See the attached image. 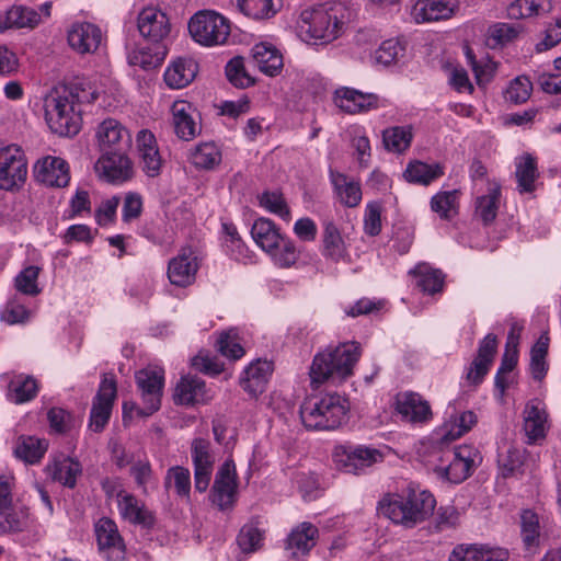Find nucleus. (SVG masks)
I'll list each match as a JSON object with an SVG mask.
<instances>
[{"label":"nucleus","mask_w":561,"mask_h":561,"mask_svg":"<svg viewBox=\"0 0 561 561\" xmlns=\"http://www.w3.org/2000/svg\"><path fill=\"white\" fill-rule=\"evenodd\" d=\"M101 41V30L89 22L75 23L68 32V43L79 54L94 53Z\"/></svg>","instance_id":"b1692460"},{"label":"nucleus","mask_w":561,"mask_h":561,"mask_svg":"<svg viewBox=\"0 0 561 561\" xmlns=\"http://www.w3.org/2000/svg\"><path fill=\"white\" fill-rule=\"evenodd\" d=\"M197 71L198 65L194 59L180 57L165 69L164 81L172 89H182L195 79Z\"/></svg>","instance_id":"c85d7f7f"},{"label":"nucleus","mask_w":561,"mask_h":561,"mask_svg":"<svg viewBox=\"0 0 561 561\" xmlns=\"http://www.w3.org/2000/svg\"><path fill=\"white\" fill-rule=\"evenodd\" d=\"M41 273V267L30 265L24 267L14 278V287L18 293L31 297L41 294L42 289L38 286L37 279Z\"/></svg>","instance_id":"603ef678"},{"label":"nucleus","mask_w":561,"mask_h":561,"mask_svg":"<svg viewBox=\"0 0 561 561\" xmlns=\"http://www.w3.org/2000/svg\"><path fill=\"white\" fill-rule=\"evenodd\" d=\"M191 455L194 466V485L196 491L203 493L209 486L215 462L209 442L204 438L193 439Z\"/></svg>","instance_id":"4468645a"},{"label":"nucleus","mask_w":561,"mask_h":561,"mask_svg":"<svg viewBox=\"0 0 561 561\" xmlns=\"http://www.w3.org/2000/svg\"><path fill=\"white\" fill-rule=\"evenodd\" d=\"M330 181L337 201L345 207L353 208L363 198L360 183L339 171H330Z\"/></svg>","instance_id":"a878e982"},{"label":"nucleus","mask_w":561,"mask_h":561,"mask_svg":"<svg viewBox=\"0 0 561 561\" xmlns=\"http://www.w3.org/2000/svg\"><path fill=\"white\" fill-rule=\"evenodd\" d=\"M443 174L444 171L439 164H427L422 161L410 162L403 173L408 182L425 186Z\"/></svg>","instance_id":"a19ab883"},{"label":"nucleus","mask_w":561,"mask_h":561,"mask_svg":"<svg viewBox=\"0 0 561 561\" xmlns=\"http://www.w3.org/2000/svg\"><path fill=\"white\" fill-rule=\"evenodd\" d=\"M336 107L347 114H359L379 106V98L374 93H364L359 90L341 87L333 93Z\"/></svg>","instance_id":"dca6fc26"},{"label":"nucleus","mask_w":561,"mask_h":561,"mask_svg":"<svg viewBox=\"0 0 561 561\" xmlns=\"http://www.w3.org/2000/svg\"><path fill=\"white\" fill-rule=\"evenodd\" d=\"M501 198V185L497 182H489L486 194L476 201V214L484 225L491 224L497 214Z\"/></svg>","instance_id":"ea45409f"},{"label":"nucleus","mask_w":561,"mask_h":561,"mask_svg":"<svg viewBox=\"0 0 561 561\" xmlns=\"http://www.w3.org/2000/svg\"><path fill=\"white\" fill-rule=\"evenodd\" d=\"M96 81L76 77L56 87L45 100V118L50 130L59 136H75L82 126V105L100 95Z\"/></svg>","instance_id":"f257e3e1"},{"label":"nucleus","mask_w":561,"mask_h":561,"mask_svg":"<svg viewBox=\"0 0 561 561\" xmlns=\"http://www.w3.org/2000/svg\"><path fill=\"white\" fill-rule=\"evenodd\" d=\"M30 309L16 295L8 300L5 308L1 313V319L9 324L24 323L30 319Z\"/></svg>","instance_id":"e2e57ef3"},{"label":"nucleus","mask_w":561,"mask_h":561,"mask_svg":"<svg viewBox=\"0 0 561 561\" xmlns=\"http://www.w3.org/2000/svg\"><path fill=\"white\" fill-rule=\"evenodd\" d=\"M136 141L142 171L147 176H158L161 172L163 160L160 156L154 135L147 129H142L138 133Z\"/></svg>","instance_id":"412c9836"},{"label":"nucleus","mask_w":561,"mask_h":561,"mask_svg":"<svg viewBox=\"0 0 561 561\" xmlns=\"http://www.w3.org/2000/svg\"><path fill=\"white\" fill-rule=\"evenodd\" d=\"M397 411L403 419L412 423H424L432 417L428 402L414 392L398 394Z\"/></svg>","instance_id":"393cba45"},{"label":"nucleus","mask_w":561,"mask_h":561,"mask_svg":"<svg viewBox=\"0 0 561 561\" xmlns=\"http://www.w3.org/2000/svg\"><path fill=\"white\" fill-rule=\"evenodd\" d=\"M238 477L232 459H227L215 474L209 493L210 502L220 511L231 510L238 497Z\"/></svg>","instance_id":"1a4fd4ad"},{"label":"nucleus","mask_w":561,"mask_h":561,"mask_svg":"<svg viewBox=\"0 0 561 561\" xmlns=\"http://www.w3.org/2000/svg\"><path fill=\"white\" fill-rule=\"evenodd\" d=\"M348 410L346 398L337 392H328L305 400L300 407V419L308 430L331 431L345 422Z\"/></svg>","instance_id":"39448f33"},{"label":"nucleus","mask_w":561,"mask_h":561,"mask_svg":"<svg viewBox=\"0 0 561 561\" xmlns=\"http://www.w3.org/2000/svg\"><path fill=\"white\" fill-rule=\"evenodd\" d=\"M37 391V382L32 376L19 375L9 385L10 400L16 404L32 400Z\"/></svg>","instance_id":"49530a36"},{"label":"nucleus","mask_w":561,"mask_h":561,"mask_svg":"<svg viewBox=\"0 0 561 561\" xmlns=\"http://www.w3.org/2000/svg\"><path fill=\"white\" fill-rule=\"evenodd\" d=\"M518 362V351L504 352L501 365L496 371L494 383L500 396L503 397L510 386L508 374L513 371Z\"/></svg>","instance_id":"13d9d810"},{"label":"nucleus","mask_w":561,"mask_h":561,"mask_svg":"<svg viewBox=\"0 0 561 561\" xmlns=\"http://www.w3.org/2000/svg\"><path fill=\"white\" fill-rule=\"evenodd\" d=\"M199 264L192 249H182L171 259L168 265V277L171 284L186 287L194 283Z\"/></svg>","instance_id":"a211bd4d"},{"label":"nucleus","mask_w":561,"mask_h":561,"mask_svg":"<svg viewBox=\"0 0 561 561\" xmlns=\"http://www.w3.org/2000/svg\"><path fill=\"white\" fill-rule=\"evenodd\" d=\"M164 483L167 488L173 486L179 496H190L191 473L187 468L181 466L171 467L167 472Z\"/></svg>","instance_id":"5fc2aeb1"},{"label":"nucleus","mask_w":561,"mask_h":561,"mask_svg":"<svg viewBox=\"0 0 561 561\" xmlns=\"http://www.w3.org/2000/svg\"><path fill=\"white\" fill-rule=\"evenodd\" d=\"M515 176L517 180V190L520 194L533 193L536 190V181L539 178L536 159L526 153L516 159Z\"/></svg>","instance_id":"e433bc0d"},{"label":"nucleus","mask_w":561,"mask_h":561,"mask_svg":"<svg viewBox=\"0 0 561 561\" xmlns=\"http://www.w3.org/2000/svg\"><path fill=\"white\" fill-rule=\"evenodd\" d=\"M39 22V14L32 8L23 5H14L8 10L1 27L4 28H23L34 27Z\"/></svg>","instance_id":"a18cd8bd"},{"label":"nucleus","mask_w":561,"mask_h":561,"mask_svg":"<svg viewBox=\"0 0 561 561\" xmlns=\"http://www.w3.org/2000/svg\"><path fill=\"white\" fill-rule=\"evenodd\" d=\"M260 205L272 214L277 215L285 221H289L291 218L289 207L279 192H264L259 197Z\"/></svg>","instance_id":"052dcab7"},{"label":"nucleus","mask_w":561,"mask_h":561,"mask_svg":"<svg viewBox=\"0 0 561 561\" xmlns=\"http://www.w3.org/2000/svg\"><path fill=\"white\" fill-rule=\"evenodd\" d=\"M322 243V254L324 257L333 262H340L347 257L348 253L345 242L339 228L332 221L324 224Z\"/></svg>","instance_id":"4c0bfd02"},{"label":"nucleus","mask_w":561,"mask_h":561,"mask_svg":"<svg viewBox=\"0 0 561 561\" xmlns=\"http://www.w3.org/2000/svg\"><path fill=\"white\" fill-rule=\"evenodd\" d=\"M115 398L116 381L113 377L105 375L100 383L90 413V427L94 432H101L107 424Z\"/></svg>","instance_id":"f8f14e48"},{"label":"nucleus","mask_w":561,"mask_h":561,"mask_svg":"<svg viewBox=\"0 0 561 561\" xmlns=\"http://www.w3.org/2000/svg\"><path fill=\"white\" fill-rule=\"evenodd\" d=\"M410 274L415 277L416 286L425 294L434 295L444 288L445 275L440 270L433 268L426 263L417 264Z\"/></svg>","instance_id":"58836bf2"},{"label":"nucleus","mask_w":561,"mask_h":561,"mask_svg":"<svg viewBox=\"0 0 561 561\" xmlns=\"http://www.w3.org/2000/svg\"><path fill=\"white\" fill-rule=\"evenodd\" d=\"M137 27L146 41L162 44L163 47L171 33V23L167 13L152 5L144 8L138 13Z\"/></svg>","instance_id":"9b49d317"},{"label":"nucleus","mask_w":561,"mask_h":561,"mask_svg":"<svg viewBox=\"0 0 561 561\" xmlns=\"http://www.w3.org/2000/svg\"><path fill=\"white\" fill-rule=\"evenodd\" d=\"M46 449L47 443L45 439L34 436H20L14 447V455L26 463H36L43 458Z\"/></svg>","instance_id":"79ce46f5"},{"label":"nucleus","mask_w":561,"mask_h":561,"mask_svg":"<svg viewBox=\"0 0 561 561\" xmlns=\"http://www.w3.org/2000/svg\"><path fill=\"white\" fill-rule=\"evenodd\" d=\"M523 430L528 444H536L546 437L549 430L548 413L538 399L526 403L523 411Z\"/></svg>","instance_id":"6ab92c4d"},{"label":"nucleus","mask_w":561,"mask_h":561,"mask_svg":"<svg viewBox=\"0 0 561 561\" xmlns=\"http://www.w3.org/2000/svg\"><path fill=\"white\" fill-rule=\"evenodd\" d=\"M477 423V415L472 411H465L458 415L449 428L445 431L444 438L455 440L471 430Z\"/></svg>","instance_id":"774afa93"},{"label":"nucleus","mask_w":561,"mask_h":561,"mask_svg":"<svg viewBox=\"0 0 561 561\" xmlns=\"http://www.w3.org/2000/svg\"><path fill=\"white\" fill-rule=\"evenodd\" d=\"M173 126L176 136L183 140H192L198 134V126L191 112L192 104L179 100L172 105Z\"/></svg>","instance_id":"473e14b6"},{"label":"nucleus","mask_w":561,"mask_h":561,"mask_svg":"<svg viewBox=\"0 0 561 561\" xmlns=\"http://www.w3.org/2000/svg\"><path fill=\"white\" fill-rule=\"evenodd\" d=\"M549 336L545 333L539 336L530 352V373L534 379L542 380L547 374L548 366L546 356L548 354Z\"/></svg>","instance_id":"09e8293b"},{"label":"nucleus","mask_w":561,"mask_h":561,"mask_svg":"<svg viewBox=\"0 0 561 561\" xmlns=\"http://www.w3.org/2000/svg\"><path fill=\"white\" fill-rule=\"evenodd\" d=\"M252 57L260 71L266 76L275 77L283 69V56L272 44H255L252 48Z\"/></svg>","instance_id":"7c9ffc66"},{"label":"nucleus","mask_w":561,"mask_h":561,"mask_svg":"<svg viewBox=\"0 0 561 561\" xmlns=\"http://www.w3.org/2000/svg\"><path fill=\"white\" fill-rule=\"evenodd\" d=\"M317 538L318 528L309 522H302L289 534L287 550L293 557L307 554L314 547Z\"/></svg>","instance_id":"2f4dec72"},{"label":"nucleus","mask_w":561,"mask_h":561,"mask_svg":"<svg viewBox=\"0 0 561 561\" xmlns=\"http://www.w3.org/2000/svg\"><path fill=\"white\" fill-rule=\"evenodd\" d=\"M497 351V339L494 334H488L479 343L478 353L467 373V379L473 385H479L489 373Z\"/></svg>","instance_id":"5701e85b"},{"label":"nucleus","mask_w":561,"mask_h":561,"mask_svg":"<svg viewBox=\"0 0 561 561\" xmlns=\"http://www.w3.org/2000/svg\"><path fill=\"white\" fill-rule=\"evenodd\" d=\"M459 10L458 0H416L411 18L417 24L449 20Z\"/></svg>","instance_id":"f3484780"},{"label":"nucleus","mask_w":561,"mask_h":561,"mask_svg":"<svg viewBox=\"0 0 561 561\" xmlns=\"http://www.w3.org/2000/svg\"><path fill=\"white\" fill-rule=\"evenodd\" d=\"M251 236L255 243L267 253L276 250L284 238L274 222L266 218H259L254 221Z\"/></svg>","instance_id":"c9c22d12"},{"label":"nucleus","mask_w":561,"mask_h":561,"mask_svg":"<svg viewBox=\"0 0 561 561\" xmlns=\"http://www.w3.org/2000/svg\"><path fill=\"white\" fill-rule=\"evenodd\" d=\"M507 558L508 553L504 549L459 545L453 549L448 561H506Z\"/></svg>","instance_id":"c756f323"},{"label":"nucleus","mask_w":561,"mask_h":561,"mask_svg":"<svg viewBox=\"0 0 561 561\" xmlns=\"http://www.w3.org/2000/svg\"><path fill=\"white\" fill-rule=\"evenodd\" d=\"M95 536L99 550L106 561L125 559V543L114 520L107 517L99 519L95 524Z\"/></svg>","instance_id":"ddd939ff"},{"label":"nucleus","mask_w":561,"mask_h":561,"mask_svg":"<svg viewBox=\"0 0 561 561\" xmlns=\"http://www.w3.org/2000/svg\"><path fill=\"white\" fill-rule=\"evenodd\" d=\"M435 506L434 495L414 485H409L400 493H388L379 501L380 514L407 528H413L427 519Z\"/></svg>","instance_id":"f03ea898"},{"label":"nucleus","mask_w":561,"mask_h":561,"mask_svg":"<svg viewBox=\"0 0 561 561\" xmlns=\"http://www.w3.org/2000/svg\"><path fill=\"white\" fill-rule=\"evenodd\" d=\"M117 510L119 516L133 525H139L149 528L154 523L152 512L145 505L142 501L137 499L131 493L124 495V499L119 500Z\"/></svg>","instance_id":"cd10ccee"},{"label":"nucleus","mask_w":561,"mask_h":561,"mask_svg":"<svg viewBox=\"0 0 561 561\" xmlns=\"http://www.w3.org/2000/svg\"><path fill=\"white\" fill-rule=\"evenodd\" d=\"M272 371L271 362L257 359L245 368L240 385L250 396L256 397L264 391Z\"/></svg>","instance_id":"bb28decb"},{"label":"nucleus","mask_w":561,"mask_h":561,"mask_svg":"<svg viewBox=\"0 0 561 561\" xmlns=\"http://www.w3.org/2000/svg\"><path fill=\"white\" fill-rule=\"evenodd\" d=\"M218 352L230 359H239L244 355V350L239 342L238 333L234 330L220 333L217 340Z\"/></svg>","instance_id":"680f3d73"},{"label":"nucleus","mask_w":561,"mask_h":561,"mask_svg":"<svg viewBox=\"0 0 561 561\" xmlns=\"http://www.w3.org/2000/svg\"><path fill=\"white\" fill-rule=\"evenodd\" d=\"M360 356V346L356 342L329 346L313 357L310 367L311 385L318 387L325 381L341 382L353 375Z\"/></svg>","instance_id":"7ed1b4c3"},{"label":"nucleus","mask_w":561,"mask_h":561,"mask_svg":"<svg viewBox=\"0 0 561 561\" xmlns=\"http://www.w3.org/2000/svg\"><path fill=\"white\" fill-rule=\"evenodd\" d=\"M226 77L237 88H248L254 84L252 77L245 71L244 60L237 56L230 59L225 68Z\"/></svg>","instance_id":"4d7b16f0"},{"label":"nucleus","mask_w":561,"mask_h":561,"mask_svg":"<svg viewBox=\"0 0 561 561\" xmlns=\"http://www.w3.org/2000/svg\"><path fill=\"white\" fill-rule=\"evenodd\" d=\"M533 84L528 77L518 76L513 79L505 90V100L513 104L525 103L531 94Z\"/></svg>","instance_id":"bf43d9fd"},{"label":"nucleus","mask_w":561,"mask_h":561,"mask_svg":"<svg viewBox=\"0 0 561 561\" xmlns=\"http://www.w3.org/2000/svg\"><path fill=\"white\" fill-rule=\"evenodd\" d=\"M206 385L198 377H183L174 391V401L178 404H194L205 402Z\"/></svg>","instance_id":"72a5a7b5"},{"label":"nucleus","mask_w":561,"mask_h":561,"mask_svg":"<svg viewBox=\"0 0 561 561\" xmlns=\"http://www.w3.org/2000/svg\"><path fill=\"white\" fill-rule=\"evenodd\" d=\"M96 138L102 152L125 151L130 144L128 130L116 119H104L98 127Z\"/></svg>","instance_id":"4be33fe9"},{"label":"nucleus","mask_w":561,"mask_h":561,"mask_svg":"<svg viewBox=\"0 0 561 561\" xmlns=\"http://www.w3.org/2000/svg\"><path fill=\"white\" fill-rule=\"evenodd\" d=\"M382 141L389 151L403 152L412 141L411 127L396 126L388 128L382 134Z\"/></svg>","instance_id":"3c124183"},{"label":"nucleus","mask_w":561,"mask_h":561,"mask_svg":"<svg viewBox=\"0 0 561 561\" xmlns=\"http://www.w3.org/2000/svg\"><path fill=\"white\" fill-rule=\"evenodd\" d=\"M520 534L525 547L533 550L539 547L540 523L539 516L531 510H524L520 514Z\"/></svg>","instance_id":"de8ad7c7"},{"label":"nucleus","mask_w":561,"mask_h":561,"mask_svg":"<svg viewBox=\"0 0 561 561\" xmlns=\"http://www.w3.org/2000/svg\"><path fill=\"white\" fill-rule=\"evenodd\" d=\"M347 11L341 3L306 9L300 14L299 28L313 44H329L341 36Z\"/></svg>","instance_id":"20e7f679"},{"label":"nucleus","mask_w":561,"mask_h":561,"mask_svg":"<svg viewBox=\"0 0 561 561\" xmlns=\"http://www.w3.org/2000/svg\"><path fill=\"white\" fill-rule=\"evenodd\" d=\"M81 465L68 457H59L46 467L47 474L65 486L73 488L78 476L81 473Z\"/></svg>","instance_id":"f704fd0d"},{"label":"nucleus","mask_w":561,"mask_h":561,"mask_svg":"<svg viewBox=\"0 0 561 561\" xmlns=\"http://www.w3.org/2000/svg\"><path fill=\"white\" fill-rule=\"evenodd\" d=\"M332 457L336 469L353 474H362L367 468L383 460L379 449L363 445L336 446Z\"/></svg>","instance_id":"0eeeda50"},{"label":"nucleus","mask_w":561,"mask_h":561,"mask_svg":"<svg viewBox=\"0 0 561 561\" xmlns=\"http://www.w3.org/2000/svg\"><path fill=\"white\" fill-rule=\"evenodd\" d=\"M27 162L18 145H0V188L12 191L26 180Z\"/></svg>","instance_id":"6e6552de"},{"label":"nucleus","mask_w":561,"mask_h":561,"mask_svg":"<svg viewBox=\"0 0 561 561\" xmlns=\"http://www.w3.org/2000/svg\"><path fill=\"white\" fill-rule=\"evenodd\" d=\"M458 191L439 192L431 199V209L442 219H449L457 213Z\"/></svg>","instance_id":"864d4df0"},{"label":"nucleus","mask_w":561,"mask_h":561,"mask_svg":"<svg viewBox=\"0 0 561 561\" xmlns=\"http://www.w3.org/2000/svg\"><path fill=\"white\" fill-rule=\"evenodd\" d=\"M221 151L214 141L202 142L191 153V162L198 169L210 170L221 161Z\"/></svg>","instance_id":"c03bdc74"},{"label":"nucleus","mask_w":561,"mask_h":561,"mask_svg":"<svg viewBox=\"0 0 561 561\" xmlns=\"http://www.w3.org/2000/svg\"><path fill=\"white\" fill-rule=\"evenodd\" d=\"M3 517V533H19L27 526V512L25 508H13L12 504L7 505V508L0 511Z\"/></svg>","instance_id":"69168bd1"},{"label":"nucleus","mask_w":561,"mask_h":561,"mask_svg":"<svg viewBox=\"0 0 561 561\" xmlns=\"http://www.w3.org/2000/svg\"><path fill=\"white\" fill-rule=\"evenodd\" d=\"M98 174L111 183H123L131 178L133 168L124 151H105L95 163Z\"/></svg>","instance_id":"2eb2a0df"},{"label":"nucleus","mask_w":561,"mask_h":561,"mask_svg":"<svg viewBox=\"0 0 561 561\" xmlns=\"http://www.w3.org/2000/svg\"><path fill=\"white\" fill-rule=\"evenodd\" d=\"M136 383L144 403L138 413L149 416L160 409L164 371L157 367L144 368L136 373Z\"/></svg>","instance_id":"9d476101"},{"label":"nucleus","mask_w":561,"mask_h":561,"mask_svg":"<svg viewBox=\"0 0 561 561\" xmlns=\"http://www.w3.org/2000/svg\"><path fill=\"white\" fill-rule=\"evenodd\" d=\"M188 32L194 42L204 47L225 45L230 36V22L224 15L203 10L188 21Z\"/></svg>","instance_id":"423d86ee"},{"label":"nucleus","mask_w":561,"mask_h":561,"mask_svg":"<svg viewBox=\"0 0 561 561\" xmlns=\"http://www.w3.org/2000/svg\"><path fill=\"white\" fill-rule=\"evenodd\" d=\"M237 543L243 553H252L263 545V534L252 523L245 524L239 531Z\"/></svg>","instance_id":"6e6d98bb"},{"label":"nucleus","mask_w":561,"mask_h":561,"mask_svg":"<svg viewBox=\"0 0 561 561\" xmlns=\"http://www.w3.org/2000/svg\"><path fill=\"white\" fill-rule=\"evenodd\" d=\"M35 178L38 182L51 187H65L70 181L68 163L59 158L47 156L35 165Z\"/></svg>","instance_id":"aec40b11"},{"label":"nucleus","mask_w":561,"mask_h":561,"mask_svg":"<svg viewBox=\"0 0 561 561\" xmlns=\"http://www.w3.org/2000/svg\"><path fill=\"white\" fill-rule=\"evenodd\" d=\"M274 263L279 267H290L299 259V250L293 240L283 238L279 247L273 252H268Z\"/></svg>","instance_id":"0e129e2a"},{"label":"nucleus","mask_w":561,"mask_h":561,"mask_svg":"<svg viewBox=\"0 0 561 561\" xmlns=\"http://www.w3.org/2000/svg\"><path fill=\"white\" fill-rule=\"evenodd\" d=\"M237 5L245 16L255 21L272 19L279 10L274 0H237Z\"/></svg>","instance_id":"37998d69"},{"label":"nucleus","mask_w":561,"mask_h":561,"mask_svg":"<svg viewBox=\"0 0 561 561\" xmlns=\"http://www.w3.org/2000/svg\"><path fill=\"white\" fill-rule=\"evenodd\" d=\"M404 46L398 39H387L376 50L375 59L380 65L390 66L404 55Z\"/></svg>","instance_id":"338daca9"},{"label":"nucleus","mask_w":561,"mask_h":561,"mask_svg":"<svg viewBox=\"0 0 561 561\" xmlns=\"http://www.w3.org/2000/svg\"><path fill=\"white\" fill-rule=\"evenodd\" d=\"M551 9L550 0H516L510 5L508 14L515 19H523L550 12Z\"/></svg>","instance_id":"8fccbe9b"}]
</instances>
